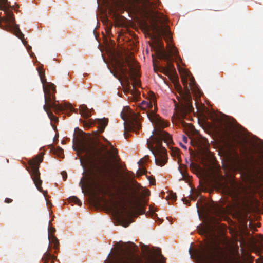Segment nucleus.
<instances>
[{"label": "nucleus", "instance_id": "obj_10", "mask_svg": "<svg viewBox=\"0 0 263 263\" xmlns=\"http://www.w3.org/2000/svg\"><path fill=\"white\" fill-rule=\"evenodd\" d=\"M114 263H157L156 258L152 256H146L142 258L135 253H131L124 257L117 258Z\"/></svg>", "mask_w": 263, "mask_h": 263}, {"label": "nucleus", "instance_id": "obj_15", "mask_svg": "<svg viewBox=\"0 0 263 263\" xmlns=\"http://www.w3.org/2000/svg\"><path fill=\"white\" fill-rule=\"evenodd\" d=\"M11 6H5L4 9L2 10L5 12L6 14V17H0V22H4L7 23H9V24H14V16L13 12L11 10H9V7Z\"/></svg>", "mask_w": 263, "mask_h": 263}, {"label": "nucleus", "instance_id": "obj_34", "mask_svg": "<svg viewBox=\"0 0 263 263\" xmlns=\"http://www.w3.org/2000/svg\"><path fill=\"white\" fill-rule=\"evenodd\" d=\"M128 173L131 174V176L129 177L130 178H133L134 177H135V174L134 173L132 172H129Z\"/></svg>", "mask_w": 263, "mask_h": 263}, {"label": "nucleus", "instance_id": "obj_30", "mask_svg": "<svg viewBox=\"0 0 263 263\" xmlns=\"http://www.w3.org/2000/svg\"><path fill=\"white\" fill-rule=\"evenodd\" d=\"M62 175L63 176V178L64 180H65L67 177L66 173L63 172L62 173Z\"/></svg>", "mask_w": 263, "mask_h": 263}, {"label": "nucleus", "instance_id": "obj_37", "mask_svg": "<svg viewBox=\"0 0 263 263\" xmlns=\"http://www.w3.org/2000/svg\"><path fill=\"white\" fill-rule=\"evenodd\" d=\"M180 145H181V146L182 148H183L184 149H186V148H186V147L185 145H183V144H180Z\"/></svg>", "mask_w": 263, "mask_h": 263}, {"label": "nucleus", "instance_id": "obj_27", "mask_svg": "<svg viewBox=\"0 0 263 263\" xmlns=\"http://www.w3.org/2000/svg\"><path fill=\"white\" fill-rule=\"evenodd\" d=\"M170 198L173 200H175L177 198V196L174 193H172L170 194Z\"/></svg>", "mask_w": 263, "mask_h": 263}, {"label": "nucleus", "instance_id": "obj_41", "mask_svg": "<svg viewBox=\"0 0 263 263\" xmlns=\"http://www.w3.org/2000/svg\"><path fill=\"white\" fill-rule=\"evenodd\" d=\"M232 139H233V140H235V139L234 138H232Z\"/></svg>", "mask_w": 263, "mask_h": 263}, {"label": "nucleus", "instance_id": "obj_2", "mask_svg": "<svg viewBox=\"0 0 263 263\" xmlns=\"http://www.w3.org/2000/svg\"><path fill=\"white\" fill-rule=\"evenodd\" d=\"M150 102L143 101L139 105L140 110L143 111L151 122L155 127L153 132V135L150 136L149 139L147 140V147L155 157V163L157 165L163 166L167 162V152L165 147L162 146V141H164L169 146L173 143L171 136L167 132L163 130L162 128L168 126L166 123L155 111H146V109H152L153 105L156 103V98L154 93L151 95Z\"/></svg>", "mask_w": 263, "mask_h": 263}, {"label": "nucleus", "instance_id": "obj_20", "mask_svg": "<svg viewBox=\"0 0 263 263\" xmlns=\"http://www.w3.org/2000/svg\"><path fill=\"white\" fill-rule=\"evenodd\" d=\"M200 146L201 147L207 148L209 143L207 139L202 138L199 140Z\"/></svg>", "mask_w": 263, "mask_h": 263}, {"label": "nucleus", "instance_id": "obj_28", "mask_svg": "<svg viewBox=\"0 0 263 263\" xmlns=\"http://www.w3.org/2000/svg\"><path fill=\"white\" fill-rule=\"evenodd\" d=\"M5 5L3 4V0H0V10L4 9Z\"/></svg>", "mask_w": 263, "mask_h": 263}, {"label": "nucleus", "instance_id": "obj_16", "mask_svg": "<svg viewBox=\"0 0 263 263\" xmlns=\"http://www.w3.org/2000/svg\"><path fill=\"white\" fill-rule=\"evenodd\" d=\"M253 153L257 155L258 158L262 161L263 164V145L257 144L252 149ZM257 174L263 172V168H259L256 170Z\"/></svg>", "mask_w": 263, "mask_h": 263}, {"label": "nucleus", "instance_id": "obj_12", "mask_svg": "<svg viewBox=\"0 0 263 263\" xmlns=\"http://www.w3.org/2000/svg\"><path fill=\"white\" fill-rule=\"evenodd\" d=\"M39 74L41 81L43 85V91H44V88L49 92L50 95H55L56 92L55 86L54 84L51 83H47L45 78V71L42 70H38Z\"/></svg>", "mask_w": 263, "mask_h": 263}, {"label": "nucleus", "instance_id": "obj_40", "mask_svg": "<svg viewBox=\"0 0 263 263\" xmlns=\"http://www.w3.org/2000/svg\"><path fill=\"white\" fill-rule=\"evenodd\" d=\"M196 206L197 208H198V203H196Z\"/></svg>", "mask_w": 263, "mask_h": 263}, {"label": "nucleus", "instance_id": "obj_42", "mask_svg": "<svg viewBox=\"0 0 263 263\" xmlns=\"http://www.w3.org/2000/svg\"><path fill=\"white\" fill-rule=\"evenodd\" d=\"M193 165V164L192 163L191 164V166L192 165Z\"/></svg>", "mask_w": 263, "mask_h": 263}, {"label": "nucleus", "instance_id": "obj_39", "mask_svg": "<svg viewBox=\"0 0 263 263\" xmlns=\"http://www.w3.org/2000/svg\"><path fill=\"white\" fill-rule=\"evenodd\" d=\"M149 181H150V183H151V184H154V183H153L152 182V181L151 180H149Z\"/></svg>", "mask_w": 263, "mask_h": 263}, {"label": "nucleus", "instance_id": "obj_26", "mask_svg": "<svg viewBox=\"0 0 263 263\" xmlns=\"http://www.w3.org/2000/svg\"><path fill=\"white\" fill-rule=\"evenodd\" d=\"M160 262L161 263H165V258H164V256L161 254H160Z\"/></svg>", "mask_w": 263, "mask_h": 263}, {"label": "nucleus", "instance_id": "obj_33", "mask_svg": "<svg viewBox=\"0 0 263 263\" xmlns=\"http://www.w3.org/2000/svg\"><path fill=\"white\" fill-rule=\"evenodd\" d=\"M225 134H226V135L228 139L229 140H230L231 139V137L230 136V134L229 133L227 132H225Z\"/></svg>", "mask_w": 263, "mask_h": 263}, {"label": "nucleus", "instance_id": "obj_43", "mask_svg": "<svg viewBox=\"0 0 263 263\" xmlns=\"http://www.w3.org/2000/svg\"><path fill=\"white\" fill-rule=\"evenodd\" d=\"M154 70H155V66H154Z\"/></svg>", "mask_w": 263, "mask_h": 263}, {"label": "nucleus", "instance_id": "obj_14", "mask_svg": "<svg viewBox=\"0 0 263 263\" xmlns=\"http://www.w3.org/2000/svg\"><path fill=\"white\" fill-rule=\"evenodd\" d=\"M236 217L241 226L243 228H246L248 226V211L243 208L238 209L236 211Z\"/></svg>", "mask_w": 263, "mask_h": 263}, {"label": "nucleus", "instance_id": "obj_4", "mask_svg": "<svg viewBox=\"0 0 263 263\" xmlns=\"http://www.w3.org/2000/svg\"><path fill=\"white\" fill-rule=\"evenodd\" d=\"M125 62L129 67V70L125 67L124 62L117 60L116 67L114 70L110 69V72L119 80L122 78L128 83L130 78L134 79V85L139 86L140 81L136 79L139 76L138 70L140 66L138 63L132 57L126 58Z\"/></svg>", "mask_w": 263, "mask_h": 263}, {"label": "nucleus", "instance_id": "obj_31", "mask_svg": "<svg viewBox=\"0 0 263 263\" xmlns=\"http://www.w3.org/2000/svg\"><path fill=\"white\" fill-rule=\"evenodd\" d=\"M5 202H6L7 203H10L12 202V199H11L10 198H7L5 199Z\"/></svg>", "mask_w": 263, "mask_h": 263}, {"label": "nucleus", "instance_id": "obj_29", "mask_svg": "<svg viewBox=\"0 0 263 263\" xmlns=\"http://www.w3.org/2000/svg\"><path fill=\"white\" fill-rule=\"evenodd\" d=\"M3 4L5 6H10V5L8 0H3Z\"/></svg>", "mask_w": 263, "mask_h": 263}, {"label": "nucleus", "instance_id": "obj_17", "mask_svg": "<svg viewBox=\"0 0 263 263\" xmlns=\"http://www.w3.org/2000/svg\"><path fill=\"white\" fill-rule=\"evenodd\" d=\"M13 31L14 32V34L20 39L21 40L23 44L27 47V49L28 50H29V49H31V46H28L27 47V42L24 39V35L23 33L21 31V30L19 29L18 25H15L13 28Z\"/></svg>", "mask_w": 263, "mask_h": 263}, {"label": "nucleus", "instance_id": "obj_5", "mask_svg": "<svg viewBox=\"0 0 263 263\" xmlns=\"http://www.w3.org/2000/svg\"><path fill=\"white\" fill-rule=\"evenodd\" d=\"M44 99L45 104L43 106V109L46 112L49 119L55 122L58 121V118L51 111V108H52L56 114H59L65 109H69L70 111L73 109L70 104L65 103L64 105L57 104L55 95H50L45 88Z\"/></svg>", "mask_w": 263, "mask_h": 263}, {"label": "nucleus", "instance_id": "obj_8", "mask_svg": "<svg viewBox=\"0 0 263 263\" xmlns=\"http://www.w3.org/2000/svg\"><path fill=\"white\" fill-rule=\"evenodd\" d=\"M228 159L230 164L234 170L240 172L248 171L247 161L240 156L236 149H232L229 153Z\"/></svg>", "mask_w": 263, "mask_h": 263}, {"label": "nucleus", "instance_id": "obj_3", "mask_svg": "<svg viewBox=\"0 0 263 263\" xmlns=\"http://www.w3.org/2000/svg\"><path fill=\"white\" fill-rule=\"evenodd\" d=\"M182 83L184 90H183L179 86V93L180 99L179 102L181 104V111L183 114L190 113L194 110L192 105V99L190 91L196 95H199L200 90L196 83L195 79L192 74L185 70L180 71Z\"/></svg>", "mask_w": 263, "mask_h": 263}, {"label": "nucleus", "instance_id": "obj_6", "mask_svg": "<svg viewBox=\"0 0 263 263\" xmlns=\"http://www.w3.org/2000/svg\"><path fill=\"white\" fill-rule=\"evenodd\" d=\"M140 115L139 112H133L129 108L124 107L121 113V117L125 121L124 136L127 138L126 132L139 130L141 125L140 122Z\"/></svg>", "mask_w": 263, "mask_h": 263}, {"label": "nucleus", "instance_id": "obj_18", "mask_svg": "<svg viewBox=\"0 0 263 263\" xmlns=\"http://www.w3.org/2000/svg\"><path fill=\"white\" fill-rule=\"evenodd\" d=\"M80 113L86 118H89L91 116V111L87 108V106L82 104L80 106Z\"/></svg>", "mask_w": 263, "mask_h": 263}, {"label": "nucleus", "instance_id": "obj_21", "mask_svg": "<svg viewBox=\"0 0 263 263\" xmlns=\"http://www.w3.org/2000/svg\"><path fill=\"white\" fill-rule=\"evenodd\" d=\"M79 185L81 186V187L82 188L83 192H84V189L86 186V182L85 180V179H84V177H82L81 178V181H80V182L79 183Z\"/></svg>", "mask_w": 263, "mask_h": 263}, {"label": "nucleus", "instance_id": "obj_25", "mask_svg": "<svg viewBox=\"0 0 263 263\" xmlns=\"http://www.w3.org/2000/svg\"><path fill=\"white\" fill-rule=\"evenodd\" d=\"M114 210L116 211V212L118 214H120V210H119V207H118V203H115L114 204Z\"/></svg>", "mask_w": 263, "mask_h": 263}, {"label": "nucleus", "instance_id": "obj_24", "mask_svg": "<svg viewBox=\"0 0 263 263\" xmlns=\"http://www.w3.org/2000/svg\"><path fill=\"white\" fill-rule=\"evenodd\" d=\"M172 155L174 156H178L179 154V149L177 148H175L172 150Z\"/></svg>", "mask_w": 263, "mask_h": 263}, {"label": "nucleus", "instance_id": "obj_35", "mask_svg": "<svg viewBox=\"0 0 263 263\" xmlns=\"http://www.w3.org/2000/svg\"><path fill=\"white\" fill-rule=\"evenodd\" d=\"M183 141L184 142L186 143L187 141V138L185 136H184L183 138Z\"/></svg>", "mask_w": 263, "mask_h": 263}, {"label": "nucleus", "instance_id": "obj_32", "mask_svg": "<svg viewBox=\"0 0 263 263\" xmlns=\"http://www.w3.org/2000/svg\"><path fill=\"white\" fill-rule=\"evenodd\" d=\"M144 194L145 196H149L150 195V191L148 190H146Z\"/></svg>", "mask_w": 263, "mask_h": 263}, {"label": "nucleus", "instance_id": "obj_11", "mask_svg": "<svg viewBox=\"0 0 263 263\" xmlns=\"http://www.w3.org/2000/svg\"><path fill=\"white\" fill-rule=\"evenodd\" d=\"M108 122V119L104 118L103 119H97L95 121L90 120L88 121L85 122L84 125L85 127L90 128L92 124H97L98 125V130L95 132L97 133L99 132L100 133H102L104 132L106 126L107 125Z\"/></svg>", "mask_w": 263, "mask_h": 263}, {"label": "nucleus", "instance_id": "obj_13", "mask_svg": "<svg viewBox=\"0 0 263 263\" xmlns=\"http://www.w3.org/2000/svg\"><path fill=\"white\" fill-rule=\"evenodd\" d=\"M211 250H213V251L212 250H204L201 252L200 257L203 260H206L210 257H214L216 254H221L223 251L222 248L218 244H215V247L211 248Z\"/></svg>", "mask_w": 263, "mask_h": 263}, {"label": "nucleus", "instance_id": "obj_36", "mask_svg": "<svg viewBox=\"0 0 263 263\" xmlns=\"http://www.w3.org/2000/svg\"><path fill=\"white\" fill-rule=\"evenodd\" d=\"M203 231L204 233H206L208 231V229L207 228H203Z\"/></svg>", "mask_w": 263, "mask_h": 263}, {"label": "nucleus", "instance_id": "obj_22", "mask_svg": "<svg viewBox=\"0 0 263 263\" xmlns=\"http://www.w3.org/2000/svg\"><path fill=\"white\" fill-rule=\"evenodd\" d=\"M52 243H54V247L55 249H57V248L59 247V240L57 239L56 237L53 236L52 238Z\"/></svg>", "mask_w": 263, "mask_h": 263}, {"label": "nucleus", "instance_id": "obj_9", "mask_svg": "<svg viewBox=\"0 0 263 263\" xmlns=\"http://www.w3.org/2000/svg\"><path fill=\"white\" fill-rule=\"evenodd\" d=\"M156 54L158 58L160 60H163L167 62L166 67H163V70L166 72H173L175 68L172 62L173 55L178 56V52L174 47H172L170 51V53H167L164 48H160L157 50Z\"/></svg>", "mask_w": 263, "mask_h": 263}, {"label": "nucleus", "instance_id": "obj_7", "mask_svg": "<svg viewBox=\"0 0 263 263\" xmlns=\"http://www.w3.org/2000/svg\"><path fill=\"white\" fill-rule=\"evenodd\" d=\"M43 158L40 157H36L29 161V165L30 170L28 169L31 174V178L37 190L43 192L45 197L47 195V191H43L42 187V180L40 179V173L39 170L40 163L42 161Z\"/></svg>", "mask_w": 263, "mask_h": 263}, {"label": "nucleus", "instance_id": "obj_38", "mask_svg": "<svg viewBox=\"0 0 263 263\" xmlns=\"http://www.w3.org/2000/svg\"><path fill=\"white\" fill-rule=\"evenodd\" d=\"M249 226L251 227V222L250 221L249 223Z\"/></svg>", "mask_w": 263, "mask_h": 263}, {"label": "nucleus", "instance_id": "obj_19", "mask_svg": "<svg viewBox=\"0 0 263 263\" xmlns=\"http://www.w3.org/2000/svg\"><path fill=\"white\" fill-rule=\"evenodd\" d=\"M69 200L70 202H72L77 204L78 205L81 206L82 205V202L81 200L77 198L76 196H71L69 198Z\"/></svg>", "mask_w": 263, "mask_h": 263}, {"label": "nucleus", "instance_id": "obj_1", "mask_svg": "<svg viewBox=\"0 0 263 263\" xmlns=\"http://www.w3.org/2000/svg\"><path fill=\"white\" fill-rule=\"evenodd\" d=\"M99 144V142L88 139L81 142L78 145L80 152L86 153L87 157L94 158L95 163L93 169L90 171V178L98 188L102 187L104 183L108 181L121 184L122 181L117 178L111 169L110 160L117 161V149L111 146L110 159H109L98 151L97 146Z\"/></svg>", "mask_w": 263, "mask_h": 263}, {"label": "nucleus", "instance_id": "obj_23", "mask_svg": "<svg viewBox=\"0 0 263 263\" xmlns=\"http://www.w3.org/2000/svg\"><path fill=\"white\" fill-rule=\"evenodd\" d=\"M146 172H147V171L145 168L138 170L137 171V176H140L143 174H145Z\"/></svg>", "mask_w": 263, "mask_h": 263}]
</instances>
